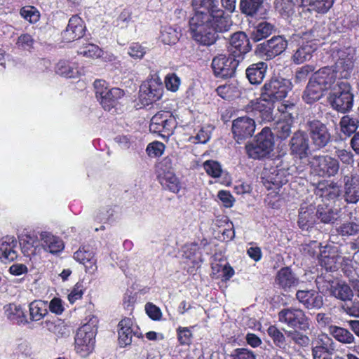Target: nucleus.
I'll return each instance as SVG.
<instances>
[{"label": "nucleus", "instance_id": "obj_1", "mask_svg": "<svg viewBox=\"0 0 359 359\" xmlns=\"http://www.w3.org/2000/svg\"><path fill=\"white\" fill-rule=\"evenodd\" d=\"M192 6L194 14L189 20V33L197 44L212 46L219 39L218 33L230 29L231 18L217 0H192Z\"/></svg>", "mask_w": 359, "mask_h": 359}, {"label": "nucleus", "instance_id": "obj_2", "mask_svg": "<svg viewBox=\"0 0 359 359\" xmlns=\"http://www.w3.org/2000/svg\"><path fill=\"white\" fill-rule=\"evenodd\" d=\"M309 140L305 131L301 130L293 135V166L300 178L305 177L304 171L310 165L312 172L320 177L334 176L339 171V164L337 159L326 156L309 157Z\"/></svg>", "mask_w": 359, "mask_h": 359}, {"label": "nucleus", "instance_id": "obj_3", "mask_svg": "<svg viewBox=\"0 0 359 359\" xmlns=\"http://www.w3.org/2000/svg\"><path fill=\"white\" fill-rule=\"evenodd\" d=\"M290 83L285 79L271 77L262 86L260 93L274 103L281 102L278 106V111L281 114H288V116L291 118L290 111L292 109V101L284 100L290 90Z\"/></svg>", "mask_w": 359, "mask_h": 359}, {"label": "nucleus", "instance_id": "obj_4", "mask_svg": "<svg viewBox=\"0 0 359 359\" xmlns=\"http://www.w3.org/2000/svg\"><path fill=\"white\" fill-rule=\"evenodd\" d=\"M274 135L269 127H264L255 137L253 142L245 146L249 158L262 160L268 157L274 147Z\"/></svg>", "mask_w": 359, "mask_h": 359}, {"label": "nucleus", "instance_id": "obj_5", "mask_svg": "<svg viewBox=\"0 0 359 359\" xmlns=\"http://www.w3.org/2000/svg\"><path fill=\"white\" fill-rule=\"evenodd\" d=\"M97 327L93 323L81 325L74 337V350L81 357L86 358L95 349Z\"/></svg>", "mask_w": 359, "mask_h": 359}, {"label": "nucleus", "instance_id": "obj_6", "mask_svg": "<svg viewBox=\"0 0 359 359\" xmlns=\"http://www.w3.org/2000/svg\"><path fill=\"white\" fill-rule=\"evenodd\" d=\"M299 126V129L296 132L302 130L307 133L309 130L312 143L318 149L325 147L330 142L331 135L325 124L321 121L306 117L300 122Z\"/></svg>", "mask_w": 359, "mask_h": 359}, {"label": "nucleus", "instance_id": "obj_7", "mask_svg": "<svg viewBox=\"0 0 359 359\" xmlns=\"http://www.w3.org/2000/svg\"><path fill=\"white\" fill-rule=\"evenodd\" d=\"M329 102L333 109L346 113L353 107V95L351 87L346 81H340L332 88L329 97Z\"/></svg>", "mask_w": 359, "mask_h": 359}, {"label": "nucleus", "instance_id": "obj_8", "mask_svg": "<svg viewBox=\"0 0 359 359\" xmlns=\"http://www.w3.org/2000/svg\"><path fill=\"white\" fill-rule=\"evenodd\" d=\"M95 95L105 111H111L119 103L125 95L123 90L119 88H109L104 80L96 79L94 81Z\"/></svg>", "mask_w": 359, "mask_h": 359}, {"label": "nucleus", "instance_id": "obj_9", "mask_svg": "<svg viewBox=\"0 0 359 359\" xmlns=\"http://www.w3.org/2000/svg\"><path fill=\"white\" fill-rule=\"evenodd\" d=\"M318 290L322 293L329 292L331 296L343 302L350 301L353 297L351 287L343 280H333L329 276L316 279Z\"/></svg>", "mask_w": 359, "mask_h": 359}, {"label": "nucleus", "instance_id": "obj_10", "mask_svg": "<svg viewBox=\"0 0 359 359\" xmlns=\"http://www.w3.org/2000/svg\"><path fill=\"white\" fill-rule=\"evenodd\" d=\"M241 61L229 53L213 57L211 63L214 75L222 79L232 78L235 76L236 69Z\"/></svg>", "mask_w": 359, "mask_h": 359}, {"label": "nucleus", "instance_id": "obj_11", "mask_svg": "<svg viewBox=\"0 0 359 359\" xmlns=\"http://www.w3.org/2000/svg\"><path fill=\"white\" fill-rule=\"evenodd\" d=\"M275 104L260 93L258 98L252 100L245 106V110L248 114L260 118L262 122H270L273 120V109Z\"/></svg>", "mask_w": 359, "mask_h": 359}, {"label": "nucleus", "instance_id": "obj_12", "mask_svg": "<svg viewBox=\"0 0 359 359\" xmlns=\"http://www.w3.org/2000/svg\"><path fill=\"white\" fill-rule=\"evenodd\" d=\"M176 121L168 111L157 112L151 119L149 130L163 138H168L173 133Z\"/></svg>", "mask_w": 359, "mask_h": 359}, {"label": "nucleus", "instance_id": "obj_13", "mask_svg": "<svg viewBox=\"0 0 359 359\" xmlns=\"http://www.w3.org/2000/svg\"><path fill=\"white\" fill-rule=\"evenodd\" d=\"M228 52L242 61L244 55L252 49L250 39L244 32H236L231 35Z\"/></svg>", "mask_w": 359, "mask_h": 359}, {"label": "nucleus", "instance_id": "obj_14", "mask_svg": "<svg viewBox=\"0 0 359 359\" xmlns=\"http://www.w3.org/2000/svg\"><path fill=\"white\" fill-rule=\"evenodd\" d=\"M256 125L254 118L248 116H241L233 121L231 130L233 138L237 143L251 137L255 130Z\"/></svg>", "mask_w": 359, "mask_h": 359}, {"label": "nucleus", "instance_id": "obj_15", "mask_svg": "<svg viewBox=\"0 0 359 359\" xmlns=\"http://www.w3.org/2000/svg\"><path fill=\"white\" fill-rule=\"evenodd\" d=\"M335 344L327 334L319 335L315 346L312 348L313 359H344L339 355H334Z\"/></svg>", "mask_w": 359, "mask_h": 359}, {"label": "nucleus", "instance_id": "obj_16", "mask_svg": "<svg viewBox=\"0 0 359 359\" xmlns=\"http://www.w3.org/2000/svg\"><path fill=\"white\" fill-rule=\"evenodd\" d=\"M86 31L85 22L79 15H73L65 29L61 32L63 42L70 43L83 37Z\"/></svg>", "mask_w": 359, "mask_h": 359}, {"label": "nucleus", "instance_id": "obj_17", "mask_svg": "<svg viewBox=\"0 0 359 359\" xmlns=\"http://www.w3.org/2000/svg\"><path fill=\"white\" fill-rule=\"evenodd\" d=\"M338 60L335 63V72L339 77L347 79L350 77L354 67L355 54L351 48L338 51Z\"/></svg>", "mask_w": 359, "mask_h": 359}, {"label": "nucleus", "instance_id": "obj_18", "mask_svg": "<svg viewBox=\"0 0 359 359\" xmlns=\"http://www.w3.org/2000/svg\"><path fill=\"white\" fill-rule=\"evenodd\" d=\"M287 46V41L283 36H276L259 44L257 49L259 53L264 55L267 60H271L281 54Z\"/></svg>", "mask_w": 359, "mask_h": 359}, {"label": "nucleus", "instance_id": "obj_19", "mask_svg": "<svg viewBox=\"0 0 359 359\" xmlns=\"http://www.w3.org/2000/svg\"><path fill=\"white\" fill-rule=\"evenodd\" d=\"M261 180L267 190L274 191L279 189L287 182L277 167L273 166L264 168Z\"/></svg>", "mask_w": 359, "mask_h": 359}, {"label": "nucleus", "instance_id": "obj_20", "mask_svg": "<svg viewBox=\"0 0 359 359\" xmlns=\"http://www.w3.org/2000/svg\"><path fill=\"white\" fill-rule=\"evenodd\" d=\"M74 259L85 266L86 273H94L97 270V259L89 245H83L74 253Z\"/></svg>", "mask_w": 359, "mask_h": 359}, {"label": "nucleus", "instance_id": "obj_21", "mask_svg": "<svg viewBox=\"0 0 359 359\" xmlns=\"http://www.w3.org/2000/svg\"><path fill=\"white\" fill-rule=\"evenodd\" d=\"M118 344L120 346L125 347L130 345L132 343V338L133 336L137 338H143L141 332L134 331L133 329V322L130 318H125L122 319L118 325Z\"/></svg>", "mask_w": 359, "mask_h": 359}, {"label": "nucleus", "instance_id": "obj_22", "mask_svg": "<svg viewBox=\"0 0 359 359\" xmlns=\"http://www.w3.org/2000/svg\"><path fill=\"white\" fill-rule=\"evenodd\" d=\"M337 77L339 76L334 69L325 67L315 72L312 76L310 79V87L312 86V83H317L321 88L327 90L334 84Z\"/></svg>", "mask_w": 359, "mask_h": 359}, {"label": "nucleus", "instance_id": "obj_23", "mask_svg": "<svg viewBox=\"0 0 359 359\" xmlns=\"http://www.w3.org/2000/svg\"><path fill=\"white\" fill-rule=\"evenodd\" d=\"M315 193L323 200L334 201L337 199L341 191L340 187L332 181H321L317 184Z\"/></svg>", "mask_w": 359, "mask_h": 359}, {"label": "nucleus", "instance_id": "obj_24", "mask_svg": "<svg viewBox=\"0 0 359 359\" xmlns=\"http://www.w3.org/2000/svg\"><path fill=\"white\" fill-rule=\"evenodd\" d=\"M18 241L13 236H5L0 241V259L4 263L11 262L18 257Z\"/></svg>", "mask_w": 359, "mask_h": 359}, {"label": "nucleus", "instance_id": "obj_25", "mask_svg": "<svg viewBox=\"0 0 359 359\" xmlns=\"http://www.w3.org/2000/svg\"><path fill=\"white\" fill-rule=\"evenodd\" d=\"M344 198L347 203H355L359 200V183L353 174L344 177Z\"/></svg>", "mask_w": 359, "mask_h": 359}, {"label": "nucleus", "instance_id": "obj_26", "mask_svg": "<svg viewBox=\"0 0 359 359\" xmlns=\"http://www.w3.org/2000/svg\"><path fill=\"white\" fill-rule=\"evenodd\" d=\"M268 65L264 62L250 65L245 70L246 76L252 85L260 84L266 75Z\"/></svg>", "mask_w": 359, "mask_h": 359}, {"label": "nucleus", "instance_id": "obj_27", "mask_svg": "<svg viewBox=\"0 0 359 359\" xmlns=\"http://www.w3.org/2000/svg\"><path fill=\"white\" fill-rule=\"evenodd\" d=\"M306 332V330L305 332H299L297 330H293V350L298 355L303 358L305 357L310 344V339Z\"/></svg>", "mask_w": 359, "mask_h": 359}, {"label": "nucleus", "instance_id": "obj_28", "mask_svg": "<svg viewBox=\"0 0 359 359\" xmlns=\"http://www.w3.org/2000/svg\"><path fill=\"white\" fill-rule=\"evenodd\" d=\"M41 239L43 248L52 254L60 252L64 249L63 241L50 233L43 232Z\"/></svg>", "mask_w": 359, "mask_h": 359}, {"label": "nucleus", "instance_id": "obj_29", "mask_svg": "<svg viewBox=\"0 0 359 359\" xmlns=\"http://www.w3.org/2000/svg\"><path fill=\"white\" fill-rule=\"evenodd\" d=\"M156 177L163 189L168 190L174 194H178L181 190V182L174 172H167Z\"/></svg>", "mask_w": 359, "mask_h": 359}, {"label": "nucleus", "instance_id": "obj_30", "mask_svg": "<svg viewBox=\"0 0 359 359\" xmlns=\"http://www.w3.org/2000/svg\"><path fill=\"white\" fill-rule=\"evenodd\" d=\"M329 332L339 343L347 345L355 344L356 339L353 334L346 328L331 325Z\"/></svg>", "mask_w": 359, "mask_h": 359}, {"label": "nucleus", "instance_id": "obj_31", "mask_svg": "<svg viewBox=\"0 0 359 359\" xmlns=\"http://www.w3.org/2000/svg\"><path fill=\"white\" fill-rule=\"evenodd\" d=\"M143 90L141 96L145 100L146 104H151L159 100L163 95V88L161 84L150 83Z\"/></svg>", "mask_w": 359, "mask_h": 359}, {"label": "nucleus", "instance_id": "obj_32", "mask_svg": "<svg viewBox=\"0 0 359 359\" xmlns=\"http://www.w3.org/2000/svg\"><path fill=\"white\" fill-rule=\"evenodd\" d=\"M181 36L180 30L165 25L161 27L159 39L163 43L171 46L177 43Z\"/></svg>", "mask_w": 359, "mask_h": 359}, {"label": "nucleus", "instance_id": "obj_33", "mask_svg": "<svg viewBox=\"0 0 359 359\" xmlns=\"http://www.w3.org/2000/svg\"><path fill=\"white\" fill-rule=\"evenodd\" d=\"M302 6H309L311 10L325 13L332 6L334 0H296Z\"/></svg>", "mask_w": 359, "mask_h": 359}, {"label": "nucleus", "instance_id": "obj_34", "mask_svg": "<svg viewBox=\"0 0 359 359\" xmlns=\"http://www.w3.org/2000/svg\"><path fill=\"white\" fill-rule=\"evenodd\" d=\"M264 0H239V9L241 13L248 17L255 16L261 7Z\"/></svg>", "mask_w": 359, "mask_h": 359}, {"label": "nucleus", "instance_id": "obj_35", "mask_svg": "<svg viewBox=\"0 0 359 359\" xmlns=\"http://www.w3.org/2000/svg\"><path fill=\"white\" fill-rule=\"evenodd\" d=\"M56 74L67 78H74L78 74L75 63L66 60H60L55 65Z\"/></svg>", "mask_w": 359, "mask_h": 359}, {"label": "nucleus", "instance_id": "obj_36", "mask_svg": "<svg viewBox=\"0 0 359 359\" xmlns=\"http://www.w3.org/2000/svg\"><path fill=\"white\" fill-rule=\"evenodd\" d=\"M29 318L32 321H39L48 314L45 302L34 300L29 305Z\"/></svg>", "mask_w": 359, "mask_h": 359}, {"label": "nucleus", "instance_id": "obj_37", "mask_svg": "<svg viewBox=\"0 0 359 359\" xmlns=\"http://www.w3.org/2000/svg\"><path fill=\"white\" fill-rule=\"evenodd\" d=\"M215 91L218 96L226 100H233L240 94L238 87L232 83L220 85Z\"/></svg>", "mask_w": 359, "mask_h": 359}, {"label": "nucleus", "instance_id": "obj_38", "mask_svg": "<svg viewBox=\"0 0 359 359\" xmlns=\"http://www.w3.org/2000/svg\"><path fill=\"white\" fill-rule=\"evenodd\" d=\"M316 217L323 223H332L337 218V210H334L328 205H318Z\"/></svg>", "mask_w": 359, "mask_h": 359}, {"label": "nucleus", "instance_id": "obj_39", "mask_svg": "<svg viewBox=\"0 0 359 359\" xmlns=\"http://www.w3.org/2000/svg\"><path fill=\"white\" fill-rule=\"evenodd\" d=\"M339 125L341 131L346 135L350 136L358 129L359 121L356 118L345 115L341 118Z\"/></svg>", "mask_w": 359, "mask_h": 359}, {"label": "nucleus", "instance_id": "obj_40", "mask_svg": "<svg viewBox=\"0 0 359 359\" xmlns=\"http://www.w3.org/2000/svg\"><path fill=\"white\" fill-rule=\"evenodd\" d=\"M7 316L14 324L21 325L28 323L25 311L20 305H14L13 307L11 306Z\"/></svg>", "mask_w": 359, "mask_h": 359}, {"label": "nucleus", "instance_id": "obj_41", "mask_svg": "<svg viewBox=\"0 0 359 359\" xmlns=\"http://www.w3.org/2000/svg\"><path fill=\"white\" fill-rule=\"evenodd\" d=\"M273 27L267 22H260L255 30L252 33L251 37L254 41H259L271 34Z\"/></svg>", "mask_w": 359, "mask_h": 359}, {"label": "nucleus", "instance_id": "obj_42", "mask_svg": "<svg viewBox=\"0 0 359 359\" xmlns=\"http://www.w3.org/2000/svg\"><path fill=\"white\" fill-rule=\"evenodd\" d=\"M276 282L285 290L290 289L292 287V269L290 267L282 268L277 273Z\"/></svg>", "mask_w": 359, "mask_h": 359}, {"label": "nucleus", "instance_id": "obj_43", "mask_svg": "<svg viewBox=\"0 0 359 359\" xmlns=\"http://www.w3.org/2000/svg\"><path fill=\"white\" fill-rule=\"evenodd\" d=\"M20 16L30 24H35L40 20L41 14L39 10L33 6H25L20 10Z\"/></svg>", "mask_w": 359, "mask_h": 359}, {"label": "nucleus", "instance_id": "obj_44", "mask_svg": "<svg viewBox=\"0 0 359 359\" xmlns=\"http://www.w3.org/2000/svg\"><path fill=\"white\" fill-rule=\"evenodd\" d=\"M20 245L22 253L25 256H30L35 252L37 241L35 238L29 235H25L20 239Z\"/></svg>", "mask_w": 359, "mask_h": 359}, {"label": "nucleus", "instance_id": "obj_45", "mask_svg": "<svg viewBox=\"0 0 359 359\" xmlns=\"http://www.w3.org/2000/svg\"><path fill=\"white\" fill-rule=\"evenodd\" d=\"M297 328L305 332L309 328V322L302 310L293 309V329Z\"/></svg>", "mask_w": 359, "mask_h": 359}, {"label": "nucleus", "instance_id": "obj_46", "mask_svg": "<svg viewBox=\"0 0 359 359\" xmlns=\"http://www.w3.org/2000/svg\"><path fill=\"white\" fill-rule=\"evenodd\" d=\"M267 333L276 346L285 348L286 345L285 337L276 325H270L267 329Z\"/></svg>", "mask_w": 359, "mask_h": 359}, {"label": "nucleus", "instance_id": "obj_47", "mask_svg": "<svg viewBox=\"0 0 359 359\" xmlns=\"http://www.w3.org/2000/svg\"><path fill=\"white\" fill-rule=\"evenodd\" d=\"M203 168L207 174L212 177L217 178L222 175V170L219 162L214 160H208L203 163Z\"/></svg>", "mask_w": 359, "mask_h": 359}, {"label": "nucleus", "instance_id": "obj_48", "mask_svg": "<svg viewBox=\"0 0 359 359\" xmlns=\"http://www.w3.org/2000/svg\"><path fill=\"white\" fill-rule=\"evenodd\" d=\"M176 332L177 341L181 346H189L191 344L193 334L189 327L180 326Z\"/></svg>", "mask_w": 359, "mask_h": 359}, {"label": "nucleus", "instance_id": "obj_49", "mask_svg": "<svg viewBox=\"0 0 359 359\" xmlns=\"http://www.w3.org/2000/svg\"><path fill=\"white\" fill-rule=\"evenodd\" d=\"M86 289L83 286V281H78L72 287L70 293L67 296L70 304H74L77 300L82 299Z\"/></svg>", "mask_w": 359, "mask_h": 359}, {"label": "nucleus", "instance_id": "obj_50", "mask_svg": "<svg viewBox=\"0 0 359 359\" xmlns=\"http://www.w3.org/2000/svg\"><path fill=\"white\" fill-rule=\"evenodd\" d=\"M337 231L342 236H349L359 232V224L355 222H345L341 224Z\"/></svg>", "mask_w": 359, "mask_h": 359}, {"label": "nucleus", "instance_id": "obj_51", "mask_svg": "<svg viewBox=\"0 0 359 359\" xmlns=\"http://www.w3.org/2000/svg\"><path fill=\"white\" fill-rule=\"evenodd\" d=\"M292 123L288 121H278L275 128L276 134L278 138L285 140L291 134Z\"/></svg>", "mask_w": 359, "mask_h": 359}, {"label": "nucleus", "instance_id": "obj_52", "mask_svg": "<svg viewBox=\"0 0 359 359\" xmlns=\"http://www.w3.org/2000/svg\"><path fill=\"white\" fill-rule=\"evenodd\" d=\"M34 39L29 34H22L18 36L16 45L17 46L24 50L31 51L34 48Z\"/></svg>", "mask_w": 359, "mask_h": 359}, {"label": "nucleus", "instance_id": "obj_53", "mask_svg": "<svg viewBox=\"0 0 359 359\" xmlns=\"http://www.w3.org/2000/svg\"><path fill=\"white\" fill-rule=\"evenodd\" d=\"M275 8L283 18H289L292 12V0H277Z\"/></svg>", "mask_w": 359, "mask_h": 359}, {"label": "nucleus", "instance_id": "obj_54", "mask_svg": "<svg viewBox=\"0 0 359 359\" xmlns=\"http://www.w3.org/2000/svg\"><path fill=\"white\" fill-rule=\"evenodd\" d=\"M172 160L170 156L164 157L156 167V176L172 172Z\"/></svg>", "mask_w": 359, "mask_h": 359}, {"label": "nucleus", "instance_id": "obj_55", "mask_svg": "<svg viewBox=\"0 0 359 359\" xmlns=\"http://www.w3.org/2000/svg\"><path fill=\"white\" fill-rule=\"evenodd\" d=\"M181 80L175 73L168 74L165 78L166 88L172 92H176L180 87Z\"/></svg>", "mask_w": 359, "mask_h": 359}, {"label": "nucleus", "instance_id": "obj_56", "mask_svg": "<svg viewBox=\"0 0 359 359\" xmlns=\"http://www.w3.org/2000/svg\"><path fill=\"white\" fill-rule=\"evenodd\" d=\"M165 149L163 143L155 141L148 144L147 151L149 156L159 157L163 155Z\"/></svg>", "mask_w": 359, "mask_h": 359}, {"label": "nucleus", "instance_id": "obj_57", "mask_svg": "<svg viewBox=\"0 0 359 359\" xmlns=\"http://www.w3.org/2000/svg\"><path fill=\"white\" fill-rule=\"evenodd\" d=\"M231 359H256L252 351L245 348H237L230 355Z\"/></svg>", "mask_w": 359, "mask_h": 359}, {"label": "nucleus", "instance_id": "obj_58", "mask_svg": "<svg viewBox=\"0 0 359 359\" xmlns=\"http://www.w3.org/2000/svg\"><path fill=\"white\" fill-rule=\"evenodd\" d=\"M102 53V48L97 45L89 43L80 51V54L90 58H98Z\"/></svg>", "mask_w": 359, "mask_h": 359}, {"label": "nucleus", "instance_id": "obj_59", "mask_svg": "<svg viewBox=\"0 0 359 359\" xmlns=\"http://www.w3.org/2000/svg\"><path fill=\"white\" fill-rule=\"evenodd\" d=\"M311 211L312 208L308 209L306 208V210H304V208H301L298 220V224L300 228L305 229L309 226V224L312 223Z\"/></svg>", "mask_w": 359, "mask_h": 359}, {"label": "nucleus", "instance_id": "obj_60", "mask_svg": "<svg viewBox=\"0 0 359 359\" xmlns=\"http://www.w3.org/2000/svg\"><path fill=\"white\" fill-rule=\"evenodd\" d=\"M311 47L308 46L299 48L293 55V60L302 63L311 58Z\"/></svg>", "mask_w": 359, "mask_h": 359}, {"label": "nucleus", "instance_id": "obj_61", "mask_svg": "<svg viewBox=\"0 0 359 359\" xmlns=\"http://www.w3.org/2000/svg\"><path fill=\"white\" fill-rule=\"evenodd\" d=\"M145 311L148 316L153 320H159L162 317V312L160 308L153 303L148 302L146 304Z\"/></svg>", "mask_w": 359, "mask_h": 359}, {"label": "nucleus", "instance_id": "obj_62", "mask_svg": "<svg viewBox=\"0 0 359 359\" xmlns=\"http://www.w3.org/2000/svg\"><path fill=\"white\" fill-rule=\"evenodd\" d=\"M199 249V245L196 242L186 244L183 247V257L187 259H192L195 258Z\"/></svg>", "mask_w": 359, "mask_h": 359}, {"label": "nucleus", "instance_id": "obj_63", "mask_svg": "<svg viewBox=\"0 0 359 359\" xmlns=\"http://www.w3.org/2000/svg\"><path fill=\"white\" fill-rule=\"evenodd\" d=\"M218 198L222 201V205L229 208L233 207L235 199L229 191L221 190L217 194Z\"/></svg>", "mask_w": 359, "mask_h": 359}, {"label": "nucleus", "instance_id": "obj_64", "mask_svg": "<svg viewBox=\"0 0 359 359\" xmlns=\"http://www.w3.org/2000/svg\"><path fill=\"white\" fill-rule=\"evenodd\" d=\"M320 264L326 271H332L337 269V259L334 256L322 257L320 259Z\"/></svg>", "mask_w": 359, "mask_h": 359}]
</instances>
